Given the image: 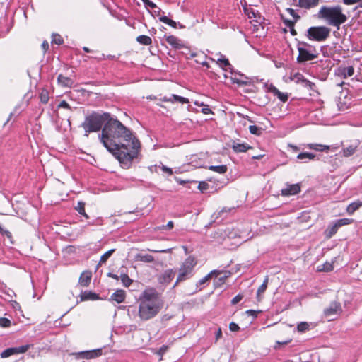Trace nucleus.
<instances>
[{
  "label": "nucleus",
  "instance_id": "49530a36",
  "mask_svg": "<svg viewBox=\"0 0 362 362\" xmlns=\"http://www.w3.org/2000/svg\"><path fill=\"white\" fill-rule=\"evenodd\" d=\"M156 167L160 168L163 173H167L169 175H173L172 169L170 168H168L167 166L163 165L162 163L160 165H156Z\"/></svg>",
  "mask_w": 362,
  "mask_h": 362
},
{
  "label": "nucleus",
  "instance_id": "20e7f679",
  "mask_svg": "<svg viewBox=\"0 0 362 362\" xmlns=\"http://www.w3.org/2000/svg\"><path fill=\"white\" fill-rule=\"evenodd\" d=\"M110 113L104 112L102 114L93 112L86 117L82 123V127L85 131V136H88L90 132H95L100 130L101 127L107 122L110 117Z\"/></svg>",
  "mask_w": 362,
  "mask_h": 362
},
{
  "label": "nucleus",
  "instance_id": "2eb2a0df",
  "mask_svg": "<svg viewBox=\"0 0 362 362\" xmlns=\"http://www.w3.org/2000/svg\"><path fill=\"white\" fill-rule=\"evenodd\" d=\"M232 148L236 153H243L246 152L249 149H251L252 146L246 143L239 144L233 141Z\"/></svg>",
  "mask_w": 362,
  "mask_h": 362
},
{
  "label": "nucleus",
  "instance_id": "a878e982",
  "mask_svg": "<svg viewBox=\"0 0 362 362\" xmlns=\"http://www.w3.org/2000/svg\"><path fill=\"white\" fill-rule=\"evenodd\" d=\"M307 147L310 149H313L316 151H325V150H329L331 148V146H326V145H321V144H309L307 145Z\"/></svg>",
  "mask_w": 362,
  "mask_h": 362
},
{
  "label": "nucleus",
  "instance_id": "2f4dec72",
  "mask_svg": "<svg viewBox=\"0 0 362 362\" xmlns=\"http://www.w3.org/2000/svg\"><path fill=\"white\" fill-rule=\"evenodd\" d=\"M315 158V155L312 153L303 152L300 153L297 156V158L299 160L308 159L313 160Z\"/></svg>",
  "mask_w": 362,
  "mask_h": 362
},
{
  "label": "nucleus",
  "instance_id": "13d9d810",
  "mask_svg": "<svg viewBox=\"0 0 362 362\" xmlns=\"http://www.w3.org/2000/svg\"><path fill=\"white\" fill-rule=\"evenodd\" d=\"M59 107L63 108H70L69 105L65 100L62 101L59 103Z\"/></svg>",
  "mask_w": 362,
  "mask_h": 362
},
{
  "label": "nucleus",
  "instance_id": "bb28decb",
  "mask_svg": "<svg viewBox=\"0 0 362 362\" xmlns=\"http://www.w3.org/2000/svg\"><path fill=\"white\" fill-rule=\"evenodd\" d=\"M209 169L218 173L223 174L227 171V166L226 165H211L209 167Z\"/></svg>",
  "mask_w": 362,
  "mask_h": 362
},
{
  "label": "nucleus",
  "instance_id": "09e8293b",
  "mask_svg": "<svg viewBox=\"0 0 362 362\" xmlns=\"http://www.w3.org/2000/svg\"><path fill=\"white\" fill-rule=\"evenodd\" d=\"M339 228L336 226V224H334V226H332V227H330L328 230H327V232H328V234L327 235V236L328 237H331L332 235H333L334 234H335L337 231V229Z\"/></svg>",
  "mask_w": 362,
  "mask_h": 362
},
{
  "label": "nucleus",
  "instance_id": "79ce46f5",
  "mask_svg": "<svg viewBox=\"0 0 362 362\" xmlns=\"http://www.w3.org/2000/svg\"><path fill=\"white\" fill-rule=\"evenodd\" d=\"M11 325V322L10 320L5 317L0 318V327L6 328L10 327Z\"/></svg>",
  "mask_w": 362,
  "mask_h": 362
},
{
  "label": "nucleus",
  "instance_id": "37998d69",
  "mask_svg": "<svg viewBox=\"0 0 362 362\" xmlns=\"http://www.w3.org/2000/svg\"><path fill=\"white\" fill-rule=\"evenodd\" d=\"M351 223V220L349 219V218H342V219H339L338 220L335 224L336 226L339 228L342 226H344V225H348L349 223Z\"/></svg>",
  "mask_w": 362,
  "mask_h": 362
},
{
  "label": "nucleus",
  "instance_id": "603ef678",
  "mask_svg": "<svg viewBox=\"0 0 362 362\" xmlns=\"http://www.w3.org/2000/svg\"><path fill=\"white\" fill-rule=\"evenodd\" d=\"M229 329L232 332H237L240 329L238 325L235 322H230L229 325Z\"/></svg>",
  "mask_w": 362,
  "mask_h": 362
},
{
  "label": "nucleus",
  "instance_id": "052dcab7",
  "mask_svg": "<svg viewBox=\"0 0 362 362\" xmlns=\"http://www.w3.org/2000/svg\"><path fill=\"white\" fill-rule=\"evenodd\" d=\"M361 0H344V4L347 5L353 4L356 2L361 1Z\"/></svg>",
  "mask_w": 362,
  "mask_h": 362
},
{
  "label": "nucleus",
  "instance_id": "58836bf2",
  "mask_svg": "<svg viewBox=\"0 0 362 362\" xmlns=\"http://www.w3.org/2000/svg\"><path fill=\"white\" fill-rule=\"evenodd\" d=\"M40 100L43 103H47L49 100V92L46 89H43L40 95Z\"/></svg>",
  "mask_w": 362,
  "mask_h": 362
},
{
  "label": "nucleus",
  "instance_id": "6e6552de",
  "mask_svg": "<svg viewBox=\"0 0 362 362\" xmlns=\"http://www.w3.org/2000/svg\"><path fill=\"white\" fill-rule=\"evenodd\" d=\"M29 348H30L29 344H26V345L18 346V347L8 348V349L4 350L1 354V357L4 358H8L12 355L23 354V353L26 352L29 349Z\"/></svg>",
  "mask_w": 362,
  "mask_h": 362
},
{
  "label": "nucleus",
  "instance_id": "f8f14e48",
  "mask_svg": "<svg viewBox=\"0 0 362 362\" xmlns=\"http://www.w3.org/2000/svg\"><path fill=\"white\" fill-rule=\"evenodd\" d=\"M292 80L294 81L296 83L300 82L305 87H309L310 89H313V86H314V83L305 79L304 76L300 73L295 74L292 77Z\"/></svg>",
  "mask_w": 362,
  "mask_h": 362
},
{
  "label": "nucleus",
  "instance_id": "412c9836",
  "mask_svg": "<svg viewBox=\"0 0 362 362\" xmlns=\"http://www.w3.org/2000/svg\"><path fill=\"white\" fill-rule=\"evenodd\" d=\"M362 206V201L357 200L351 203L346 208V212L349 214H353L356 211H357L360 207Z\"/></svg>",
  "mask_w": 362,
  "mask_h": 362
},
{
  "label": "nucleus",
  "instance_id": "a19ab883",
  "mask_svg": "<svg viewBox=\"0 0 362 362\" xmlns=\"http://www.w3.org/2000/svg\"><path fill=\"white\" fill-rule=\"evenodd\" d=\"M84 206V203L79 202H78L77 206L75 207V209L78 211L79 214L85 216L86 217H88L85 213Z\"/></svg>",
  "mask_w": 362,
  "mask_h": 362
},
{
  "label": "nucleus",
  "instance_id": "c85d7f7f",
  "mask_svg": "<svg viewBox=\"0 0 362 362\" xmlns=\"http://www.w3.org/2000/svg\"><path fill=\"white\" fill-rule=\"evenodd\" d=\"M136 40L144 45H149L151 44V38L147 35H139L137 37Z\"/></svg>",
  "mask_w": 362,
  "mask_h": 362
},
{
  "label": "nucleus",
  "instance_id": "774afa93",
  "mask_svg": "<svg viewBox=\"0 0 362 362\" xmlns=\"http://www.w3.org/2000/svg\"><path fill=\"white\" fill-rule=\"evenodd\" d=\"M289 147L292 148L294 151H298V148L294 145L289 144Z\"/></svg>",
  "mask_w": 362,
  "mask_h": 362
},
{
  "label": "nucleus",
  "instance_id": "f03ea898",
  "mask_svg": "<svg viewBox=\"0 0 362 362\" xmlns=\"http://www.w3.org/2000/svg\"><path fill=\"white\" fill-rule=\"evenodd\" d=\"M163 302L154 288H146L139 298L138 315L141 320L147 321L155 317L162 310Z\"/></svg>",
  "mask_w": 362,
  "mask_h": 362
},
{
  "label": "nucleus",
  "instance_id": "72a5a7b5",
  "mask_svg": "<svg viewBox=\"0 0 362 362\" xmlns=\"http://www.w3.org/2000/svg\"><path fill=\"white\" fill-rule=\"evenodd\" d=\"M249 130L251 134L259 136L262 133L263 129L256 125H250Z\"/></svg>",
  "mask_w": 362,
  "mask_h": 362
},
{
  "label": "nucleus",
  "instance_id": "7ed1b4c3",
  "mask_svg": "<svg viewBox=\"0 0 362 362\" xmlns=\"http://www.w3.org/2000/svg\"><path fill=\"white\" fill-rule=\"evenodd\" d=\"M318 17L323 19L329 25L339 26L346 21V16L342 13V8L339 6H322L318 12Z\"/></svg>",
  "mask_w": 362,
  "mask_h": 362
},
{
  "label": "nucleus",
  "instance_id": "5fc2aeb1",
  "mask_svg": "<svg viewBox=\"0 0 362 362\" xmlns=\"http://www.w3.org/2000/svg\"><path fill=\"white\" fill-rule=\"evenodd\" d=\"M291 341V339H288V340H286V341H276V344L274 346V349H279V346L280 345H286V344H288V343H290Z\"/></svg>",
  "mask_w": 362,
  "mask_h": 362
},
{
  "label": "nucleus",
  "instance_id": "0eeeda50",
  "mask_svg": "<svg viewBox=\"0 0 362 362\" xmlns=\"http://www.w3.org/2000/svg\"><path fill=\"white\" fill-rule=\"evenodd\" d=\"M342 312L341 304L334 301L329 306L324 310V315L329 320H334V316L339 315Z\"/></svg>",
  "mask_w": 362,
  "mask_h": 362
},
{
  "label": "nucleus",
  "instance_id": "7c9ffc66",
  "mask_svg": "<svg viewBox=\"0 0 362 362\" xmlns=\"http://www.w3.org/2000/svg\"><path fill=\"white\" fill-rule=\"evenodd\" d=\"M333 269V264L332 262H327L321 266L317 267L319 272H330Z\"/></svg>",
  "mask_w": 362,
  "mask_h": 362
},
{
  "label": "nucleus",
  "instance_id": "9b49d317",
  "mask_svg": "<svg viewBox=\"0 0 362 362\" xmlns=\"http://www.w3.org/2000/svg\"><path fill=\"white\" fill-rule=\"evenodd\" d=\"M300 191V187L298 184L288 185L285 189L281 190V194L284 196L294 195Z\"/></svg>",
  "mask_w": 362,
  "mask_h": 362
},
{
  "label": "nucleus",
  "instance_id": "4468645a",
  "mask_svg": "<svg viewBox=\"0 0 362 362\" xmlns=\"http://www.w3.org/2000/svg\"><path fill=\"white\" fill-rule=\"evenodd\" d=\"M160 100L163 101V102H170V103H174V102H178L180 103H189V100L187 98L182 97V96H179L177 95H172L170 98L163 97V98H160Z\"/></svg>",
  "mask_w": 362,
  "mask_h": 362
},
{
  "label": "nucleus",
  "instance_id": "a211bd4d",
  "mask_svg": "<svg viewBox=\"0 0 362 362\" xmlns=\"http://www.w3.org/2000/svg\"><path fill=\"white\" fill-rule=\"evenodd\" d=\"M358 143L351 144L349 146L343 148V156L345 157H349L352 156L358 148Z\"/></svg>",
  "mask_w": 362,
  "mask_h": 362
},
{
  "label": "nucleus",
  "instance_id": "6e6d98bb",
  "mask_svg": "<svg viewBox=\"0 0 362 362\" xmlns=\"http://www.w3.org/2000/svg\"><path fill=\"white\" fill-rule=\"evenodd\" d=\"M149 251L153 252H162V253H167L170 252L172 251L171 248L166 249V250H148Z\"/></svg>",
  "mask_w": 362,
  "mask_h": 362
},
{
  "label": "nucleus",
  "instance_id": "dca6fc26",
  "mask_svg": "<svg viewBox=\"0 0 362 362\" xmlns=\"http://www.w3.org/2000/svg\"><path fill=\"white\" fill-rule=\"evenodd\" d=\"M126 297V293L124 290L118 289L111 296V299L118 303H122Z\"/></svg>",
  "mask_w": 362,
  "mask_h": 362
},
{
  "label": "nucleus",
  "instance_id": "680f3d73",
  "mask_svg": "<svg viewBox=\"0 0 362 362\" xmlns=\"http://www.w3.org/2000/svg\"><path fill=\"white\" fill-rule=\"evenodd\" d=\"M42 47L46 52L49 49V43L47 41H44L42 44Z\"/></svg>",
  "mask_w": 362,
  "mask_h": 362
},
{
  "label": "nucleus",
  "instance_id": "1a4fd4ad",
  "mask_svg": "<svg viewBox=\"0 0 362 362\" xmlns=\"http://www.w3.org/2000/svg\"><path fill=\"white\" fill-rule=\"evenodd\" d=\"M72 355H74L76 358H95L102 355V349L74 353Z\"/></svg>",
  "mask_w": 362,
  "mask_h": 362
},
{
  "label": "nucleus",
  "instance_id": "4be33fe9",
  "mask_svg": "<svg viewBox=\"0 0 362 362\" xmlns=\"http://www.w3.org/2000/svg\"><path fill=\"white\" fill-rule=\"evenodd\" d=\"M268 277H266L263 284L259 287L257 291V298L258 301L262 300V294L266 291L268 284Z\"/></svg>",
  "mask_w": 362,
  "mask_h": 362
},
{
  "label": "nucleus",
  "instance_id": "e2e57ef3",
  "mask_svg": "<svg viewBox=\"0 0 362 362\" xmlns=\"http://www.w3.org/2000/svg\"><path fill=\"white\" fill-rule=\"evenodd\" d=\"M166 350H167V346H162V347L159 349V351H158V354L160 356H163V354L166 351Z\"/></svg>",
  "mask_w": 362,
  "mask_h": 362
},
{
  "label": "nucleus",
  "instance_id": "6ab92c4d",
  "mask_svg": "<svg viewBox=\"0 0 362 362\" xmlns=\"http://www.w3.org/2000/svg\"><path fill=\"white\" fill-rule=\"evenodd\" d=\"M91 279V273L89 272H84L81 274L79 278V284L83 286H87Z\"/></svg>",
  "mask_w": 362,
  "mask_h": 362
},
{
  "label": "nucleus",
  "instance_id": "e433bc0d",
  "mask_svg": "<svg viewBox=\"0 0 362 362\" xmlns=\"http://www.w3.org/2000/svg\"><path fill=\"white\" fill-rule=\"evenodd\" d=\"M159 19L161 22L166 23L173 28H176L177 26L176 22L171 19H169L167 16H161L160 17Z\"/></svg>",
  "mask_w": 362,
  "mask_h": 362
},
{
  "label": "nucleus",
  "instance_id": "864d4df0",
  "mask_svg": "<svg viewBox=\"0 0 362 362\" xmlns=\"http://www.w3.org/2000/svg\"><path fill=\"white\" fill-rule=\"evenodd\" d=\"M143 3L145 4V6H148L151 8H157V6L150 0H142Z\"/></svg>",
  "mask_w": 362,
  "mask_h": 362
},
{
  "label": "nucleus",
  "instance_id": "c756f323",
  "mask_svg": "<svg viewBox=\"0 0 362 362\" xmlns=\"http://www.w3.org/2000/svg\"><path fill=\"white\" fill-rule=\"evenodd\" d=\"M81 300H95V299H98V296L94 293L85 292L81 295Z\"/></svg>",
  "mask_w": 362,
  "mask_h": 362
},
{
  "label": "nucleus",
  "instance_id": "cd10ccee",
  "mask_svg": "<svg viewBox=\"0 0 362 362\" xmlns=\"http://www.w3.org/2000/svg\"><path fill=\"white\" fill-rule=\"evenodd\" d=\"M319 0H300V3L303 7L310 8L315 6L318 4Z\"/></svg>",
  "mask_w": 362,
  "mask_h": 362
},
{
  "label": "nucleus",
  "instance_id": "9d476101",
  "mask_svg": "<svg viewBox=\"0 0 362 362\" xmlns=\"http://www.w3.org/2000/svg\"><path fill=\"white\" fill-rule=\"evenodd\" d=\"M298 50L299 52L297 58L298 62H304L306 61L313 60L317 57V54L308 52L303 47H298Z\"/></svg>",
  "mask_w": 362,
  "mask_h": 362
},
{
  "label": "nucleus",
  "instance_id": "c03bdc74",
  "mask_svg": "<svg viewBox=\"0 0 362 362\" xmlns=\"http://www.w3.org/2000/svg\"><path fill=\"white\" fill-rule=\"evenodd\" d=\"M52 42L55 43L57 45H61L63 43V39L59 35L53 34Z\"/></svg>",
  "mask_w": 362,
  "mask_h": 362
},
{
  "label": "nucleus",
  "instance_id": "8fccbe9b",
  "mask_svg": "<svg viewBox=\"0 0 362 362\" xmlns=\"http://www.w3.org/2000/svg\"><path fill=\"white\" fill-rule=\"evenodd\" d=\"M287 12L293 18L294 22L297 21V20L300 18L295 12V11L292 8H287Z\"/></svg>",
  "mask_w": 362,
  "mask_h": 362
},
{
  "label": "nucleus",
  "instance_id": "69168bd1",
  "mask_svg": "<svg viewBox=\"0 0 362 362\" xmlns=\"http://www.w3.org/2000/svg\"><path fill=\"white\" fill-rule=\"evenodd\" d=\"M222 337V332L221 329H218L216 334V339L218 340L219 338Z\"/></svg>",
  "mask_w": 362,
  "mask_h": 362
},
{
  "label": "nucleus",
  "instance_id": "f3484780",
  "mask_svg": "<svg viewBox=\"0 0 362 362\" xmlns=\"http://www.w3.org/2000/svg\"><path fill=\"white\" fill-rule=\"evenodd\" d=\"M269 91L273 93L274 95L277 96L278 98L285 103L288 100V94L285 93H281L280 90H279L276 87L274 86H270L269 87Z\"/></svg>",
  "mask_w": 362,
  "mask_h": 362
},
{
  "label": "nucleus",
  "instance_id": "5701e85b",
  "mask_svg": "<svg viewBox=\"0 0 362 362\" xmlns=\"http://www.w3.org/2000/svg\"><path fill=\"white\" fill-rule=\"evenodd\" d=\"M221 272L218 270H213L211 271L209 274H207L206 276L202 278L199 281V284L202 285L205 284L207 281H209L211 278L213 276H218L219 274H221Z\"/></svg>",
  "mask_w": 362,
  "mask_h": 362
},
{
  "label": "nucleus",
  "instance_id": "b1692460",
  "mask_svg": "<svg viewBox=\"0 0 362 362\" xmlns=\"http://www.w3.org/2000/svg\"><path fill=\"white\" fill-rule=\"evenodd\" d=\"M136 260L141 261L144 262H152L154 260V258L153 256L150 255H142V254H137L135 257Z\"/></svg>",
  "mask_w": 362,
  "mask_h": 362
},
{
  "label": "nucleus",
  "instance_id": "4d7b16f0",
  "mask_svg": "<svg viewBox=\"0 0 362 362\" xmlns=\"http://www.w3.org/2000/svg\"><path fill=\"white\" fill-rule=\"evenodd\" d=\"M173 228V222L172 221H170L166 226H163L160 228L162 229H172Z\"/></svg>",
  "mask_w": 362,
  "mask_h": 362
},
{
  "label": "nucleus",
  "instance_id": "0e129e2a",
  "mask_svg": "<svg viewBox=\"0 0 362 362\" xmlns=\"http://www.w3.org/2000/svg\"><path fill=\"white\" fill-rule=\"evenodd\" d=\"M202 112L204 114H206H206H209V113H212L211 109L209 107H206L202 108Z\"/></svg>",
  "mask_w": 362,
  "mask_h": 362
},
{
  "label": "nucleus",
  "instance_id": "a18cd8bd",
  "mask_svg": "<svg viewBox=\"0 0 362 362\" xmlns=\"http://www.w3.org/2000/svg\"><path fill=\"white\" fill-rule=\"evenodd\" d=\"M284 23L285 24L289 27L290 28H291V33L293 35H296V30L293 28V25H294V21H291V20H285L284 21Z\"/></svg>",
  "mask_w": 362,
  "mask_h": 362
},
{
  "label": "nucleus",
  "instance_id": "3c124183",
  "mask_svg": "<svg viewBox=\"0 0 362 362\" xmlns=\"http://www.w3.org/2000/svg\"><path fill=\"white\" fill-rule=\"evenodd\" d=\"M243 298V296L241 295V294H238L236 296H235L232 300H231V303L233 305H235L237 304L238 303H239Z\"/></svg>",
  "mask_w": 362,
  "mask_h": 362
},
{
  "label": "nucleus",
  "instance_id": "bf43d9fd",
  "mask_svg": "<svg viewBox=\"0 0 362 362\" xmlns=\"http://www.w3.org/2000/svg\"><path fill=\"white\" fill-rule=\"evenodd\" d=\"M257 313H259V311H255V310H248L246 311V314H247L249 315H252L254 317L257 316Z\"/></svg>",
  "mask_w": 362,
  "mask_h": 362
},
{
  "label": "nucleus",
  "instance_id": "393cba45",
  "mask_svg": "<svg viewBox=\"0 0 362 362\" xmlns=\"http://www.w3.org/2000/svg\"><path fill=\"white\" fill-rule=\"evenodd\" d=\"M339 73L343 75L344 78H346L354 75V69L353 66L344 67L339 69Z\"/></svg>",
  "mask_w": 362,
  "mask_h": 362
},
{
  "label": "nucleus",
  "instance_id": "39448f33",
  "mask_svg": "<svg viewBox=\"0 0 362 362\" xmlns=\"http://www.w3.org/2000/svg\"><path fill=\"white\" fill-rule=\"evenodd\" d=\"M196 264L197 262L195 258L192 256L188 257L182 262L178 270V276L174 286H175L179 282L184 281L189 279L192 276L194 267Z\"/></svg>",
  "mask_w": 362,
  "mask_h": 362
},
{
  "label": "nucleus",
  "instance_id": "ea45409f",
  "mask_svg": "<svg viewBox=\"0 0 362 362\" xmlns=\"http://www.w3.org/2000/svg\"><path fill=\"white\" fill-rule=\"evenodd\" d=\"M217 63L223 69L225 66H230L229 61L225 57H221L217 59Z\"/></svg>",
  "mask_w": 362,
  "mask_h": 362
},
{
  "label": "nucleus",
  "instance_id": "c9c22d12",
  "mask_svg": "<svg viewBox=\"0 0 362 362\" xmlns=\"http://www.w3.org/2000/svg\"><path fill=\"white\" fill-rule=\"evenodd\" d=\"M120 278L123 285L126 287L129 286L132 283V280L126 274H121Z\"/></svg>",
  "mask_w": 362,
  "mask_h": 362
},
{
  "label": "nucleus",
  "instance_id": "de8ad7c7",
  "mask_svg": "<svg viewBox=\"0 0 362 362\" xmlns=\"http://www.w3.org/2000/svg\"><path fill=\"white\" fill-rule=\"evenodd\" d=\"M197 188L202 192H204L209 188V185L205 182H199Z\"/></svg>",
  "mask_w": 362,
  "mask_h": 362
},
{
  "label": "nucleus",
  "instance_id": "338daca9",
  "mask_svg": "<svg viewBox=\"0 0 362 362\" xmlns=\"http://www.w3.org/2000/svg\"><path fill=\"white\" fill-rule=\"evenodd\" d=\"M1 233L6 235L9 238L11 237V233L8 230H4V233Z\"/></svg>",
  "mask_w": 362,
  "mask_h": 362
},
{
  "label": "nucleus",
  "instance_id": "4c0bfd02",
  "mask_svg": "<svg viewBox=\"0 0 362 362\" xmlns=\"http://www.w3.org/2000/svg\"><path fill=\"white\" fill-rule=\"evenodd\" d=\"M310 328V325L308 322H302L297 326V329L300 332H305Z\"/></svg>",
  "mask_w": 362,
  "mask_h": 362
},
{
  "label": "nucleus",
  "instance_id": "aec40b11",
  "mask_svg": "<svg viewBox=\"0 0 362 362\" xmlns=\"http://www.w3.org/2000/svg\"><path fill=\"white\" fill-rule=\"evenodd\" d=\"M57 81L64 87H71L74 84V81L70 78L64 76L62 74L59 75Z\"/></svg>",
  "mask_w": 362,
  "mask_h": 362
},
{
  "label": "nucleus",
  "instance_id": "473e14b6",
  "mask_svg": "<svg viewBox=\"0 0 362 362\" xmlns=\"http://www.w3.org/2000/svg\"><path fill=\"white\" fill-rule=\"evenodd\" d=\"M175 276V272L173 269H168L163 274V279L165 282L170 281Z\"/></svg>",
  "mask_w": 362,
  "mask_h": 362
},
{
  "label": "nucleus",
  "instance_id": "f257e3e1",
  "mask_svg": "<svg viewBox=\"0 0 362 362\" xmlns=\"http://www.w3.org/2000/svg\"><path fill=\"white\" fill-rule=\"evenodd\" d=\"M100 142L119 161L122 167L129 168L138 156L141 148L139 141L121 122L111 117L105 123L99 135Z\"/></svg>",
  "mask_w": 362,
  "mask_h": 362
},
{
  "label": "nucleus",
  "instance_id": "ddd939ff",
  "mask_svg": "<svg viewBox=\"0 0 362 362\" xmlns=\"http://www.w3.org/2000/svg\"><path fill=\"white\" fill-rule=\"evenodd\" d=\"M166 42L175 49H180L184 47L182 41L174 35L168 36Z\"/></svg>",
  "mask_w": 362,
  "mask_h": 362
},
{
  "label": "nucleus",
  "instance_id": "423d86ee",
  "mask_svg": "<svg viewBox=\"0 0 362 362\" xmlns=\"http://www.w3.org/2000/svg\"><path fill=\"white\" fill-rule=\"evenodd\" d=\"M330 28L325 26L310 27L307 31V36L310 40L318 42L325 41L330 34Z\"/></svg>",
  "mask_w": 362,
  "mask_h": 362
},
{
  "label": "nucleus",
  "instance_id": "f704fd0d",
  "mask_svg": "<svg viewBox=\"0 0 362 362\" xmlns=\"http://www.w3.org/2000/svg\"><path fill=\"white\" fill-rule=\"evenodd\" d=\"M115 250L112 249L106 252L105 254H103L100 259L99 265L104 264L106 262V261L108 259V258L112 255V254L114 252Z\"/></svg>",
  "mask_w": 362,
  "mask_h": 362
}]
</instances>
